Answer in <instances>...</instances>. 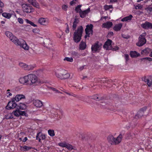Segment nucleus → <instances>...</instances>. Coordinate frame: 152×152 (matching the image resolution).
<instances>
[{
    "mask_svg": "<svg viewBox=\"0 0 152 152\" xmlns=\"http://www.w3.org/2000/svg\"><path fill=\"white\" fill-rule=\"evenodd\" d=\"M22 6L23 10L24 12L30 13L34 11V9L28 4H23Z\"/></svg>",
    "mask_w": 152,
    "mask_h": 152,
    "instance_id": "423d86ee",
    "label": "nucleus"
},
{
    "mask_svg": "<svg viewBox=\"0 0 152 152\" xmlns=\"http://www.w3.org/2000/svg\"><path fill=\"white\" fill-rule=\"evenodd\" d=\"M2 15L3 17L7 19L10 18L12 15L11 14L7 12H4Z\"/></svg>",
    "mask_w": 152,
    "mask_h": 152,
    "instance_id": "cd10ccee",
    "label": "nucleus"
},
{
    "mask_svg": "<svg viewBox=\"0 0 152 152\" xmlns=\"http://www.w3.org/2000/svg\"><path fill=\"white\" fill-rule=\"evenodd\" d=\"M122 138V135L121 134L116 138L112 135H110L107 137V140L109 143L111 145H117L121 142Z\"/></svg>",
    "mask_w": 152,
    "mask_h": 152,
    "instance_id": "f257e3e1",
    "label": "nucleus"
},
{
    "mask_svg": "<svg viewBox=\"0 0 152 152\" xmlns=\"http://www.w3.org/2000/svg\"><path fill=\"white\" fill-rule=\"evenodd\" d=\"M63 78L62 79H65L69 78L70 77V74L68 73L65 70L63 74Z\"/></svg>",
    "mask_w": 152,
    "mask_h": 152,
    "instance_id": "f704fd0d",
    "label": "nucleus"
},
{
    "mask_svg": "<svg viewBox=\"0 0 152 152\" xmlns=\"http://www.w3.org/2000/svg\"><path fill=\"white\" fill-rule=\"evenodd\" d=\"M77 20L75 19L73 23V25L72 26L73 28L74 29H75L77 26Z\"/></svg>",
    "mask_w": 152,
    "mask_h": 152,
    "instance_id": "603ef678",
    "label": "nucleus"
},
{
    "mask_svg": "<svg viewBox=\"0 0 152 152\" xmlns=\"http://www.w3.org/2000/svg\"><path fill=\"white\" fill-rule=\"evenodd\" d=\"M48 134L51 137H53L55 135L54 131L53 129H49L48 131Z\"/></svg>",
    "mask_w": 152,
    "mask_h": 152,
    "instance_id": "58836bf2",
    "label": "nucleus"
},
{
    "mask_svg": "<svg viewBox=\"0 0 152 152\" xmlns=\"http://www.w3.org/2000/svg\"><path fill=\"white\" fill-rule=\"evenodd\" d=\"M113 23L110 21L107 22L103 24L102 27L107 28H110L113 26Z\"/></svg>",
    "mask_w": 152,
    "mask_h": 152,
    "instance_id": "4be33fe9",
    "label": "nucleus"
},
{
    "mask_svg": "<svg viewBox=\"0 0 152 152\" xmlns=\"http://www.w3.org/2000/svg\"><path fill=\"white\" fill-rule=\"evenodd\" d=\"M67 143L65 142H61L58 143V145L62 148L66 147Z\"/></svg>",
    "mask_w": 152,
    "mask_h": 152,
    "instance_id": "79ce46f5",
    "label": "nucleus"
},
{
    "mask_svg": "<svg viewBox=\"0 0 152 152\" xmlns=\"http://www.w3.org/2000/svg\"><path fill=\"white\" fill-rule=\"evenodd\" d=\"M77 1V0H73L70 2V4L71 5H73L75 4L76 3V1Z\"/></svg>",
    "mask_w": 152,
    "mask_h": 152,
    "instance_id": "13d9d810",
    "label": "nucleus"
},
{
    "mask_svg": "<svg viewBox=\"0 0 152 152\" xmlns=\"http://www.w3.org/2000/svg\"><path fill=\"white\" fill-rule=\"evenodd\" d=\"M118 47L117 46H115L114 48H112V49L111 50H118Z\"/></svg>",
    "mask_w": 152,
    "mask_h": 152,
    "instance_id": "69168bd1",
    "label": "nucleus"
},
{
    "mask_svg": "<svg viewBox=\"0 0 152 152\" xmlns=\"http://www.w3.org/2000/svg\"><path fill=\"white\" fill-rule=\"evenodd\" d=\"M13 112L12 113H9L5 116L6 118L7 119L12 118H13Z\"/></svg>",
    "mask_w": 152,
    "mask_h": 152,
    "instance_id": "e433bc0d",
    "label": "nucleus"
},
{
    "mask_svg": "<svg viewBox=\"0 0 152 152\" xmlns=\"http://www.w3.org/2000/svg\"><path fill=\"white\" fill-rule=\"evenodd\" d=\"M85 67V65L82 66H80L79 67V68L78 69V70L79 71H81L83 70Z\"/></svg>",
    "mask_w": 152,
    "mask_h": 152,
    "instance_id": "680f3d73",
    "label": "nucleus"
},
{
    "mask_svg": "<svg viewBox=\"0 0 152 152\" xmlns=\"http://www.w3.org/2000/svg\"><path fill=\"white\" fill-rule=\"evenodd\" d=\"M112 42L111 40L107 39L104 45V48L107 50H111L112 49Z\"/></svg>",
    "mask_w": 152,
    "mask_h": 152,
    "instance_id": "ddd939ff",
    "label": "nucleus"
},
{
    "mask_svg": "<svg viewBox=\"0 0 152 152\" xmlns=\"http://www.w3.org/2000/svg\"><path fill=\"white\" fill-rule=\"evenodd\" d=\"M33 104L37 107L40 108L43 106V102L37 99L33 101Z\"/></svg>",
    "mask_w": 152,
    "mask_h": 152,
    "instance_id": "a211bd4d",
    "label": "nucleus"
},
{
    "mask_svg": "<svg viewBox=\"0 0 152 152\" xmlns=\"http://www.w3.org/2000/svg\"><path fill=\"white\" fill-rule=\"evenodd\" d=\"M90 12V9L89 8H88L84 11H81L80 12V16L82 18H84Z\"/></svg>",
    "mask_w": 152,
    "mask_h": 152,
    "instance_id": "6ab92c4d",
    "label": "nucleus"
},
{
    "mask_svg": "<svg viewBox=\"0 0 152 152\" xmlns=\"http://www.w3.org/2000/svg\"><path fill=\"white\" fill-rule=\"evenodd\" d=\"M145 10H146L149 13L152 14V7H148L145 9Z\"/></svg>",
    "mask_w": 152,
    "mask_h": 152,
    "instance_id": "5fc2aeb1",
    "label": "nucleus"
},
{
    "mask_svg": "<svg viewBox=\"0 0 152 152\" xmlns=\"http://www.w3.org/2000/svg\"><path fill=\"white\" fill-rule=\"evenodd\" d=\"M5 34L12 42L14 44L16 43V42L18 40V39L15 36L13 35L11 32L8 31H7L5 32Z\"/></svg>",
    "mask_w": 152,
    "mask_h": 152,
    "instance_id": "9d476101",
    "label": "nucleus"
},
{
    "mask_svg": "<svg viewBox=\"0 0 152 152\" xmlns=\"http://www.w3.org/2000/svg\"><path fill=\"white\" fill-rule=\"evenodd\" d=\"M134 8L136 10H141L142 8V6L140 4H137V5H134Z\"/></svg>",
    "mask_w": 152,
    "mask_h": 152,
    "instance_id": "37998d69",
    "label": "nucleus"
},
{
    "mask_svg": "<svg viewBox=\"0 0 152 152\" xmlns=\"http://www.w3.org/2000/svg\"><path fill=\"white\" fill-rule=\"evenodd\" d=\"M145 59H146L147 60H148L149 61H152V58H150V57H146L145 58H143Z\"/></svg>",
    "mask_w": 152,
    "mask_h": 152,
    "instance_id": "774afa93",
    "label": "nucleus"
},
{
    "mask_svg": "<svg viewBox=\"0 0 152 152\" xmlns=\"http://www.w3.org/2000/svg\"><path fill=\"white\" fill-rule=\"evenodd\" d=\"M62 35V33L61 32H60L58 33H56V36L57 37L59 38H60L61 37Z\"/></svg>",
    "mask_w": 152,
    "mask_h": 152,
    "instance_id": "bf43d9fd",
    "label": "nucleus"
},
{
    "mask_svg": "<svg viewBox=\"0 0 152 152\" xmlns=\"http://www.w3.org/2000/svg\"><path fill=\"white\" fill-rule=\"evenodd\" d=\"M83 31V27L82 26H80L78 28L77 30L74 32L73 39L75 42H78L80 41Z\"/></svg>",
    "mask_w": 152,
    "mask_h": 152,
    "instance_id": "f03ea898",
    "label": "nucleus"
},
{
    "mask_svg": "<svg viewBox=\"0 0 152 152\" xmlns=\"http://www.w3.org/2000/svg\"><path fill=\"white\" fill-rule=\"evenodd\" d=\"M38 22L39 24L41 25L46 26L48 25L49 20L47 18L41 17L38 19Z\"/></svg>",
    "mask_w": 152,
    "mask_h": 152,
    "instance_id": "1a4fd4ad",
    "label": "nucleus"
},
{
    "mask_svg": "<svg viewBox=\"0 0 152 152\" xmlns=\"http://www.w3.org/2000/svg\"><path fill=\"white\" fill-rule=\"evenodd\" d=\"M32 32L35 34H39V30L37 28H34L33 29Z\"/></svg>",
    "mask_w": 152,
    "mask_h": 152,
    "instance_id": "864d4df0",
    "label": "nucleus"
},
{
    "mask_svg": "<svg viewBox=\"0 0 152 152\" xmlns=\"http://www.w3.org/2000/svg\"><path fill=\"white\" fill-rule=\"evenodd\" d=\"M141 26L145 29H152V23L149 22H146L142 24Z\"/></svg>",
    "mask_w": 152,
    "mask_h": 152,
    "instance_id": "dca6fc26",
    "label": "nucleus"
},
{
    "mask_svg": "<svg viewBox=\"0 0 152 152\" xmlns=\"http://www.w3.org/2000/svg\"><path fill=\"white\" fill-rule=\"evenodd\" d=\"M15 43V44L16 45L20 46L21 48L26 50H29V46L27 44L26 42L24 40H22L21 42L18 39V40L16 41Z\"/></svg>",
    "mask_w": 152,
    "mask_h": 152,
    "instance_id": "39448f33",
    "label": "nucleus"
},
{
    "mask_svg": "<svg viewBox=\"0 0 152 152\" xmlns=\"http://www.w3.org/2000/svg\"><path fill=\"white\" fill-rule=\"evenodd\" d=\"M66 148L70 151H71L73 149L75 150L74 148L72 145L68 143H67Z\"/></svg>",
    "mask_w": 152,
    "mask_h": 152,
    "instance_id": "a19ab883",
    "label": "nucleus"
},
{
    "mask_svg": "<svg viewBox=\"0 0 152 152\" xmlns=\"http://www.w3.org/2000/svg\"><path fill=\"white\" fill-rule=\"evenodd\" d=\"M81 7V5H78L75 8V11L77 12H79L80 13V12L81 11L80 8Z\"/></svg>",
    "mask_w": 152,
    "mask_h": 152,
    "instance_id": "09e8293b",
    "label": "nucleus"
},
{
    "mask_svg": "<svg viewBox=\"0 0 152 152\" xmlns=\"http://www.w3.org/2000/svg\"><path fill=\"white\" fill-rule=\"evenodd\" d=\"M28 85H37L40 83L38 77L34 74H30L28 75Z\"/></svg>",
    "mask_w": 152,
    "mask_h": 152,
    "instance_id": "7ed1b4c3",
    "label": "nucleus"
},
{
    "mask_svg": "<svg viewBox=\"0 0 152 152\" xmlns=\"http://www.w3.org/2000/svg\"><path fill=\"white\" fill-rule=\"evenodd\" d=\"M17 107L18 109L21 110H24L26 109L27 108V105L24 103L20 102L17 105Z\"/></svg>",
    "mask_w": 152,
    "mask_h": 152,
    "instance_id": "412c9836",
    "label": "nucleus"
},
{
    "mask_svg": "<svg viewBox=\"0 0 152 152\" xmlns=\"http://www.w3.org/2000/svg\"><path fill=\"white\" fill-rule=\"evenodd\" d=\"M12 90L8 89L6 91V94L7 97H10L12 96Z\"/></svg>",
    "mask_w": 152,
    "mask_h": 152,
    "instance_id": "72a5a7b5",
    "label": "nucleus"
},
{
    "mask_svg": "<svg viewBox=\"0 0 152 152\" xmlns=\"http://www.w3.org/2000/svg\"><path fill=\"white\" fill-rule=\"evenodd\" d=\"M145 82L147 83L149 86H151L152 84V76H150L145 79Z\"/></svg>",
    "mask_w": 152,
    "mask_h": 152,
    "instance_id": "5701e85b",
    "label": "nucleus"
},
{
    "mask_svg": "<svg viewBox=\"0 0 152 152\" xmlns=\"http://www.w3.org/2000/svg\"><path fill=\"white\" fill-rule=\"evenodd\" d=\"M13 99L16 102H18L23 99H26V96L23 94H18Z\"/></svg>",
    "mask_w": 152,
    "mask_h": 152,
    "instance_id": "4468645a",
    "label": "nucleus"
},
{
    "mask_svg": "<svg viewBox=\"0 0 152 152\" xmlns=\"http://www.w3.org/2000/svg\"><path fill=\"white\" fill-rule=\"evenodd\" d=\"M93 98L95 100H98L99 99L98 96L97 95H95L93 96Z\"/></svg>",
    "mask_w": 152,
    "mask_h": 152,
    "instance_id": "e2e57ef3",
    "label": "nucleus"
},
{
    "mask_svg": "<svg viewBox=\"0 0 152 152\" xmlns=\"http://www.w3.org/2000/svg\"><path fill=\"white\" fill-rule=\"evenodd\" d=\"M133 16L132 15H130L129 16L126 17L121 20L122 22H129L132 19Z\"/></svg>",
    "mask_w": 152,
    "mask_h": 152,
    "instance_id": "393cba45",
    "label": "nucleus"
},
{
    "mask_svg": "<svg viewBox=\"0 0 152 152\" xmlns=\"http://www.w3.org/2000/svg\"><path fill=\"white\" fill-rule=\"evenodd\" d=\"M147 107H145L141 109L138 111L137 115H135V118H138L142 116L144 112L146 110Z\"/></svg>",
    "mask_w": 152,
    "mask_h": 152,
    "instance_id": "2eb2a0df",
    "label": "nucleus"
},
{
    "mask_svg": "<svg viewBox=\"0 0 152 152\" xmlns=\"http://www.w3.org/2000/svg\"><path fill=\"white\" fill-rule=\"evenodd\" d=\"M46 138L45 135L43 134L42 132H39L37 133L36 136V139L38 140L39 142H41V140H44Z\"/></svg>",
    "mask_w": 152,
    "mask_h": 152,
    "instance_id": "f3484780",
    "label": "nucleus"
},
{
    "mask_svg": "<svg viewBox=\"0 0 152 152\" xmlns=\"http://www.w3.org/2000/svg\"><path fill=\"white\" fill-rule=\"evenodd\" d=\"M4 7V3L0 0V7L3 8Z\"/></svg>",
    "mask_w": 152,
    "mask_h": 152,
    "instance_id": "0e129e2a",
    "label": "nucleus"
},
{
    "mask_svg": "<svg viewBox=\"0 0 152 152\" xmlns=\"http://www.w3.org/2000/svg\"><path fill=\"white\" fill-rule=\"evenodd\" d=\"M86 47V44L85 42H81L79 48L81 50L85 49Z\"/></svg>",
    "mask_w": 152,
    "mask_h": 152,
    "instance_id": "c85d7f7f",
    "label": "nucleus"
},
{
    "mask_svg": "<svg viewBox=\"0 0 152 152\" xmlns=\"http://www.w3.org/2000/svg\"><path fill=\"white\" fill-rule=\"evenodd\" d=\"M13 115L16 117L20 116V110L19 109H16L13 111Z\"/></svg>",
    "mask_w": 152,
    "mask_h": 152,
    "instance_id": "bb28decb",
    "label": "nucleus"
},
{
    "mask_svg": "<svg viewBox=\"0 0 152 152\" xmlns=\"http://www.w3.org/2000/svg\"><path fill=\"white\" fill-rule=\"evenodd\" d=\"M130 55L131 57L132 58L136 57L140 55L139 53L135 51H132L130 52Z\"/></svg>",
    "mask_w": 152,
    "mask_h": 152,
    "instance_id": "a878e982",
    "label": "nucleus"
},
{
    "mask_svg": "<svg viewBox=\"0 0 152 152\" xmlns=\"http://www.w3.org/2000/svg\"><path fill=\"white\" fill-rule=\"evenodd\" d=\"M31 148V147H29L25 146H21L20 149L22 151H28Z\"/></svg>",
    "mask_w": 152,
    "mask_h": 152,
    "instance_id": "4c0bfd02",
    "label": "nucleus"
},
{
    "mask_svg": "<svg viewBox=\"0 0 152 152\" xmlns=\"http://www.w3.org/2000/svg\"><path fill=\"white\" fill-rule=\"evenodd\" d=\"M93 26L90 24L86 26V28L85 29V31L86 35L85 36V38H86L87 36H89V35L92 34L93 33L92 28Z\"/></svg>",
    "mask_w": 152,
    "mask_h": 152,
    "instance_id": "9b49d317",
    "label": "nucleus"
},
{
    "mask_svg": "<svg viewBox=\"0 0 152 152\" xmlns=\"http://www.w3.org/2000/svg\"><path fill=\"white\" fill-rule=\"evenodd\" d=\"M20 115L25 116L26 117H28V115L25 111H22L20 110Z\"/></svg>",
    "mask_w": 152,
    "mask_h": 152,
    "instance_id": "8fccbe9b",
    "label": "nucleus"
},
{
    "mask_svg": "<svg viewBox=\"0 0 152 152\" xmlns=\"http://www.w3.org/2000/svg\"><path fill=\"white\" fill-rule=\"evenodd\" d=\"M123 24L120 23L115 25L113 27V29L115 31H119L122 26Z\"/></svg>",
    "mask_w": 152,
    "mask_h": 152,
    "instance_id": "b1692460",
    "label": "nucleus"
},
{
    "mask_svg": "<svg viewBox=\"0 0 152 152\" xmlns=\"http://www.w3.org/2000/svg\"><path fill=\"white\" fill-rule=\"evenodd\" d=\"M32 4L34 7L37 8H40V7L39 4L36 1H35Z\"/></svg>",
    "mask_w": 152,
    "mask_h": 152,
    "instance_id": "49530a36",
    "label": "nucleus"
},
{
    "mask_svg": "<svg viewBox=\"0 0 152 152\" xmlns=\"http://www.w3.org/2000/svg\"><path fill=\"white\" fill-rule=\"evenodd\" d=\"M25 21L27 23L30 24L31 25L34 27H35L37 26V25L34 24L33 22L28 20V19H26Z\"/></svg>",
    "mask_w": 152,
    "mask_h": 152,
    "instance_id": "a18cd8bd",
    "label": "nucleus"
},
{
    "mask_svg": "<svg viewBox=\"0 0 152 152\" xmlns=\"http://www.w3.org/2000/svg\"><path fill=\"white\" fill-rule=\"evenodd\" d=\"M19 65L20 67L24 69L27 70L28 65L23 63H20L19 64Z\"/></svg>",
    "mask_w": 152,
    "mask_h": 152,
    "instance_id": "7c9ffc66",
    "label": "nucleus"
},
{
    "mask_svg": "<svg viewBox=\"0 0 152 152\" xmlns=\"http://www.w3.org/2000/svg\"><path fill=\"white\" fill-rule=\"evenodd\" d=\"M113 8V6L112 5H105L104 7V9L105 10H107Z\"/></svg>",
    "mask_w": 152,
    "mask_h": 152,
    "instance_id": "c03bdc74",
    "label": "nucleus"
},
{
    "mask_svg": "<svg viewBox=\"0 0 152 152\" xmlns=\"http://www.w3.org/2000/svg\"><path fill=\"white\" fill-rule=\"evenodd\" d=\"M18 20L20 24H23V20L21 18H19L18 19Z\"/></svg>",
    "mask_w": 152,
    "mask_h": 152,
    "instance_id": "052dcab7",
    "label": "nucleus"
},
{
    "mask_svg": "<svg viewBox=\"0 0 152 152\" xmlns=\"http://www.w3.org/2000/svg\"><path fill=\"white\" fill-rule=\"evenodd\" d=\"M65 31L66 33L68 34L69 32V28L68 26H67L66 28L65 29Z\"/></svg>",
    "mask_w": 152,
    "mask_h": 152,
    "instance_id": "338daca9",
    "label": "nucleus"
},
{
    "mask_svg": "<svg viewBox=\"0 0 152 152\" xmlns=\"http://www.w3.org/2000/svg\"><path fill=\"white\" fill-rule=\"evenodd\" d=\"M65 72V70H61V71L56 72V75L57 77L61 79H62L64 73Z\"/></svg>",
    "mask_w": 152,
    "mask_h": 152,
    "instance_id": "aec40b11",
    "label": "nucleus"
},
{
    "mask_svg": "<svg viewBox=\"0 0 152 152\" xmlns=\"http://www.w3.org/2000/svg\"><path fill=\"white\" fill-rule=\"evenodd\" d=\"M43 73L44 72L43 69H39L36 71V74L38 76L42 75Z\"/></svg>",
    "mask_w": 152,
    "mask_h": 152,
    "instance_id": "c9c22d12",
    "label": "nucleus"
},
{
    "mask_svg": "<svg viewBox=\"0 0 152 152\" xmlns=\"http://www.w3.org/2000/svg\"><path fill=\"white\" fill-rule=\"evenodd\" d=\"M129 55L127 54H124V58L126 61L129 60Z\"/></svg>",
    "mask_w": 152,
    "mask_h": 152,
    "instance_id": "4d7b16f0",
    "label": "nucleus"
},
{
    "mask_svg": "<svg viewBox=\"0 0 152 152\" xmlns=\"http://www.w3.org/2000/svg\"><path fill=\"white\" fill-rule=\"evenodd\" d=\"M150 50V48H147L145 49H144L143 51H142L143 53H144L146 54H147L149 53Z\"/></svg>",
    "mask_w": 152,
    "mask_h": 152,
    "instance_id": "3c124183",
    "label": "nucleus"
},
{
    "mask_svg": "<svg viewBox=\"0 0 152 152\" xmlns=\"http://www.w3.org/2000/svg\"><path fill=\"white\" fill-rule=\"evenodd\" d=\"M68 7V6L65 4H63L62 6V9L65 11H66L67 10Z\"/></svg>",
    "mask_w": 152,
    "mask_h": 152,
    "instance_id": "6e6d98bb",
    "label": "nucleus"
},
{
    "mask_svg": "<svg viewBox=\"0 0 152 152\" xmlns=\"http://www.w3.org/2000/svg\"><path fill=\"white\" fill-rule=\"evenodd\" d=\"M15 101L12 98L11 101L9 102L7 106L6 107V108L8 110L15 108L17 106V104Z\"/></svg>",
    "mask_w": 152,
    "mask_h": 152,
    "instance_id": "6e6552de",
    "label": "nucleus"
},
{
    "mask_svg": "<svg viewBox=\"0 0 152 152\" xmlns=\"http://www.w3.org/2000/svg\"><path fill=\"white\" fill-rule=\"evenodd\" d=\"M19 65L20 67L24 69L27 70L28 65L23 63H20L19 64Z\"/></svg>",
    "mask_w": 152,
    "mask_h": 152,
    "instance_id": "473e14b6",
    "label": "nucleus"
},
{
    "mask_svg": "<svg viewBox=\"0 0 152 152\" xmlns=\"http://www.w3.org/2000/svg\"><path fill=\"white\" fill-rule=\"evenodd\" d=\"M19 80V83L21 84L28 85V75L20 77Z\"/></svg>",
    "mask_w": 152,
    "mask_h": 152,
    "instance_id": "f8f14e48",
    "label": "nucleus"
},
{
    "mask_svg": "<svg viewBox=\"0 0 152 152\" xmlns=\"http://www.w3.org/2000/svg\"><path fill=\"white\" fill-rule=\"evenodd\" d=\"M102 46V44L101 43L97 42L92 45L91 50L94 52H98L101 50Z\"/></svg>",
    "mask_w": 152,
    "mask_h": 152,
    "instance_id": "0eeeda50",
    "label": "nucleus"
},
{
    "mask_svg": "<svg viewBox=\"0 0 152 152\" xmlns=\"http://www.w3.org/2000/svg\"><path fill=\"white\" fill-rule=\"evenodd\" d=\"M36 66L35 64L28 65L27 70H30L33 69Z\"/></svg>",
    "mask_w": 152,
    "mask_h": 152,
    "instance_id": "ea45409f",
    "label": "nucleus"
},
{
    "mask_svg": "<svg viewBox=\"0 0 152 152\" xmlns=\"http://www.w3.org/2000/svg\"><path fill=\"white\" fill-rule=\"evenodd\" d=\"M146 35L145 33H143L140 35L139 37V41L136 44L137 46L139 47L141 46L145 43L146 40L145 37Z\"/></svg>",
    "mask_w": 152,
    "mask_h": 152,
    "instance_id": "20e7f679",
    "label": "nucleus"
},
{
    "mask_svg": "<svg viewBox=\"0 0 152 152\" xmlns=\"http://www.w3.org/2000/svg\"><path fill=\"white\" fill-rule=\"evenodd\" d=\"M19 65L20 67L24 69L27 70L28 65L23 63H20L19 64Z\"/></svg>",
    "mask_w": 152,
    "mask_h": 152,
    "instance_id": "2f4dec72",
    "label": "nucleus"
},
{
    "mask_svg": "<svg viewBox=\"0 0 152 152\" xmlns=\"http://www.w3.org/2000/svg\"><path fill=\"white\" fill-rule=\"evenodd\" d=\"M64 61H66L69 62H72L73 61V58L72 57H65L64 59Z\"/></svg>",
    "mask_w": 152,
    "mask_h": 152,
    "instance_id": "de8ad7c7",
    "label": "nucleus"
},
{
    "mask_svg": "<svg viewBox=\"0 0 152 152\" xmlns=\"http://www.w3.org/2000/svg\"><path fill=\"white\" fill-rule=\"evenodd\" d=\"M19 65L20 67L24 69L27 70L28 65L23 63H20L19 64Z\"/></svg>",
    "mask_w": 152,
    "mask_h": 152,
    "instance_id": "c756f323",
    "label": "nucleus"
}]
</instances>
